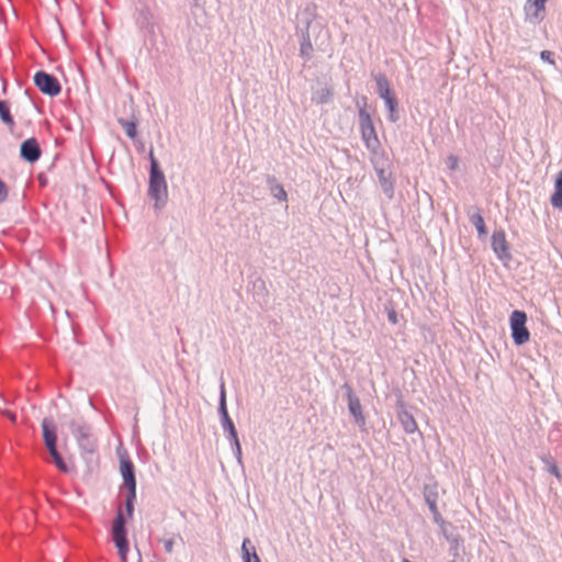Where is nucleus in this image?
Instances as JSON below:
<instances>
[{"instance_id":"37998d69","label":"nucleus","mask_w":562,"mask_h":562,"mask_svg":"<svg viewBox=\"0 0 562 562\" xmlns=\"http://www.w3.org/2000/svg\"><path fill=\"white\" fill-rule=\"evenodd\" d=\"M8 415H9V418H11L12 420H14V418H15V415H14V414H12V413H8Z\"/></svg>"},{"instance_id":"f3484780","label":"nucleus","mask_w":562,"mask_h":562,"mask_svg":"<svg viewBox=\"0 0 562 562\" xmlns=\"http://www.w3.org/2000/svg\"><path fill=\"white\" fill-rule=\"evenodd\" d=\"M469 221L476 228L480 237L486 235V226L479 207L474 206L469 212Z\"/></svg>"},{"instance_id":"4c0bfd02","label":"nucleus","mask_w":562,"mask_h":562,"mask_svg":"<svg viewBox=\"0 0 562 562\" xmlns=\"http://www.w3.org/2000/svg\"><path fill=\"white\" fill-rule=\"evenodd\" d=\"M431 515H432L434 521H435L437 525H439L441 528H443V527H445V525H446V521H445V519L442 518V516H441V514L439 513V510H438V512H436V513H434V514H431Z\"/></svg>"},{"instance_id":"2f4dec72","label":"nucleus","mask_w":562,"mask_h":562,"mask_svg":"<svg viewBox=\"0 0 562 562\" xmlns=\"http://www.w3.org/2000/svg\"><path fill=\"white\" fill-rule=\"evenodd\" d=\"M424 498L426 504L437 503L438 492L436 485H426L424 487Z\"/></svg>"},{"instance_id":"4be33fe9","label":"nucleus","mask_w":562,"mask_h":562,"mask_svg":"<svg viewBox=\"0 0 562 562\" xmlns=\"http://www.w3.org/2000/svg\"><path fill=\"white\" fill-rule=\"evenodd\" d=\"M267 182L269 184L270 192L273 198L279 201H286L288 194L281 183H279L274 177H268Z\"/></svg>"},{"instance_id":"0eeeda50","label":"nucleus","mask_w":562,"mask_h":562,"mask_svg":"<svg viewBox=\"0 0 562 562\" xmlns=\"http://www.w3.org/2000/svg\"><path fill=\"white\" fill-rule=\"evenodd\" d=\"M342 389L346 391L349 413L353 417L355 423L358 426L363 427L366 425V417L362 413V406H361L360 400L355 394L353 389L351 387V385L349 383H345L342 385Z\"/></svg>"},{"instance_id":"cd10ccee","label":"nucleus","mask_w":562,"mask_h":562,"mask_svg":"<svg viewBox=\"0 0 562 562\" xmlns=\"http://www.w3.org/2000/svg\"><path fill=\"white\" fill-rule=\"evenodd\" d=\"M119 124L124 128L126 135L134 139L137 135V126L134 121H128L125 119H119Z\"/></svg>"},{"instance_id":"f704fd0d","label":"nucleus","mask_w":562,"mask_h":562,"mask_svg":"<svg viewBox=\"0 0 562 562\" xmlns=\"http://www.w3.org/2000/svg\"><path fill=\"white\" fill-rule=\"evenodd\" d=\"M447 167L454 171L459 168V158L454 155H449L447 157Z\"/></svg>"},{"instance_id":"2eb2a0df","label":"nucleus","mask_w":562,"mask_h":562,"mask_svg":"<svg viewBox=\"0 0 562 562\" xmlns=\"http://www.w3.org/2000/svg\"><path fill=\"white\" fill-rule=\"evenodd\" d=\"M43 438L45 446L48 449L55 448L57 442L56 427L54 423L47 418L42 422Z\"/></svg>"},{"instance_id":"39448f33","label":"nucleus","mask_w":562,"mask_h":562,"mask_svg":"<svg viewBox=\"0 0 562 562\" xmlns=\"http://www.w3.org/2000/svg\"><path fill=\"white\" fill-rule=\"evenodd\" d=\"M512 338L515 345L521 346L530 338V333L526 327L527 314L522 311L515 310L509 318Z\"/></svg>"},{"instance_id":"f8f14e48","label":"nucleus","mask_w":562,"mask_h":562,"mask_svg":"<svg viewBox=\"0 0 562 562\" xmlns=\"http://www.w3.org/2000/svg\"><path fill=\"white\" fill-rule=\"evenodd\" d=\"M120 470L127 491H136L135 467L128 458H122Z\"/></svg>"},{"instance_id":"c756f323","label":"nucleus","mask_w":562,"mask_h":562,"mask_svg":"<svg viewBox=\"0 0 562 562\" xmlns=\"http://www.w3.org/2000/svg\"><path fill=\"white\" fill-rule=\"evenodd\" d=\"M136 501V491H127L125 496V510L128 518L133 517L134 514V504Z\"/></svg>"},{"instance_id":"9b49d317","label":"nucleus","mask_w":562,"mask_h":562,"mask_svg":"<svg viewBox=\"0 0 562 562\" xmlns=\"http://www.w3.org/2000/svg\"><path fill=\"white\" fill-rule=\"evenodd\" d=\"M20 155L27 162L33 164L37 161L42 155L37 140L34 137L25 139L21 144Z\"/></svg>"},{"instance_id":"7ed1b4c3","label":"nucleus","mask_w":562,"mask_h":562,"mask_svg":"<svg viewBox=\"0 0 562 562\" xmlns=\"http://www.w3.org/2000/svg\"><path fill=\"white\" fill-rule=\"evenodd\" d=\"M69 429L82 454H93L97 451L98 442L89 424L82 419H72Z\"/></svg>"},{"instance_id":"20e7f679","label":"nucleus","mask_w":562,"mask_h":562,"mask_svg":"<svg viewBox=\"0 0 562 562\" xmlns=\"http://www.w3.org/2000/svg\"><path fill=\"white\" fill-rule=\"evenodd\" d=\"M126 519L121 508H119L115 519L112 524V540L117 548V553L122 562H127L128 541L125 528Z\"/></svg>"},{"instance_id":"a19ab883","label":"nucleus","mask_w":562,"mask_h":562,"mask_svg":"<svg viewBox=\"0 0 562 562\" xmlns=\"http://www.w3.org/2000/svg\"><path fill=\"white\" fill-rule=\"evenodd\" d=\"M164 548H165L166 552L171 553L173 551V539L165 540Z\"/></svg>"},{"instance_id":"473e14b6","label":"nucleus","mask_w":562,"mask_h":562,"mask_svg":"<svg viewBox=\"0 0 562 562\" xmlns=\"http://www.w3.org/2000/svg\"><path fill=\"white\" fill-rule=\"evenodd\" d=\"M222 429H223L228 441L238 439V434H237L236 427L233 422L229 423L228 425L227 424L222 425Z\"/></svg>"},{"instance_id":"393cba45","label":"nucleus","mask_w":562,"mask_h":562,"mask_svg":"<svg viewBox=\"0 0 562 562\" xmlns=\"http://www.w3.org/2000/svg\"><path fill=\"white\" fill-rule=\"evenodd\" d=\"M541 461L546 464L547 471L554 475L559 481L562 480V474L557 465V462L554 461L553 457L550 454H544L541 458Z\"/></svg>"},{"instance_id":"ddd939ff","label":"nucleus","mask_w":562,"mask_h":562,"mask_svg":"<svg viewBox=\"0 0 562 562\" xmlns=\"http://www.w3.org/2000/svg\"><path fill=\"white\" fill-rule=\"evenodd\" d=\"M316 18L317 4L314 2V0H306L301 10V22L304 25L302 30H307V32H310V29L312 27V24Z\"/></svg>"},{"instance_id":"79ce46f5","label":"nucleus","mask_w":562,"mask_h":562,"mask_svg":"<svg viewBox=\"0 0 562 562\" xmlns=\"http://www.w3.org/2000/svg\"><path fill=\"white\" fill-rule=\"evenodd\" d=\"M431 514L438 512L437 503L427 504Z\"/></svg>"},{"instance_id":"412c9836","label":"nucleus","mask_w":562,"mask_h":562,"mask_svg":"<svg viewBox=\"0 0 562 562\" xmlns=\"http://www.w3.org/2000/svg\"><path fill=\"white\" fill-rule=\"evenodd\" d=\"M250 540L245 538L241 543V559L243 562H261L259 555L256 552L255 547L249 548Z\"/></svg>"},{"instance_id":"a211bd4d","label":"nucleus","mask_w":562,"mask_h":562,"mask_svg":"<svg viewBox=\"0 0 562 562\" xmlns=\"http://www.w3.org/2000/svg\"><path fill=\"white\" fill-rule=\"evenodd\" d=\"M252 295L260 303H267L269 297V290L267 288L266 281L258 277L252 281Z\"/></svg>"},{"instance_id":"c9c22d12","label":"nucleus","mask_w":562,"mask_h":562,"mask_svg":"<svg viewBox=\"0 0 562 562\" xmlns=\"http://www.w3.org/2000/svg\"><path fill=\"white\" fill-rule=\"evenodd\" d=\"M554 54L551 52V50H542L540 53V58L546 61V63H549L551 65H555V61H554V58H553Z\"/></svg>"},{"instance_id":"a18cd8bd","label":"nucleus","mask_w":562,"mask_h":562,"mask_svg":"<svg viewBox=\"0 0 562 562\" xmlns=\"http://www.w3.org/2000/svg\"><path fill=\"white\" fill-rule=\"evenodd\" d=\"M195 2H198L199 0H194Z\"/></svg>"},{"instance_id":"423d86ee","label":"nucleus","mask_w":562,"mask_h":562,"mask_svg":"<svg viewBox=\"0 0 562 562\" xmlns=\"http://www.w3.org/2000/svg\"><path fill=\"white\" fill-rule=\"evenodd\" d=\"M34 83L41 92L49 97L58 95L61 91V86L57 78L44 70H40L34 75Z\"/></svg>"},{"instance_id":"ea45409f","label":"nucleus","mask_w":562,"mask_h":562,"mask_svg":"<svg viewBox=\"0 0 562 562\" xmlns=\"http://www.w3.org/2000/svg\"><path fill=\"white\" fill-rule=\"evenodd\" d=\"M376 173H378L379 183L382 182L383 179H387V177H392V173L386 172L384 169H378Z\"/></svg>"},{"instance_id":"a878e982","label":"nucleus","mask_w":562,"mask_h":562,"mask_svg":"<svg viewBox=\"0 0 562 562\" xmlns=\"http://www.w3.org/2000/svg\"><path fill=\"white\" fill-rule=\"evenodd\" d=\"M373 79L376 85V93H381L391 89L390 81L386 76L382 72L373 75Z\"/></svg>"},{"instance_id":"c85d7f7f","label":"nucleus","mask_w":562,"mask_h":562,"mask_svg":"<svg viewBox=\"0 0 562 562\" xmlns=\"http://www.w3.org/2000/svg\"><path fill=\"white\" fill-rule=\"evenodd\" d=\"M381 189L387 200H393L394 198V179L393 177H387V179H383L382 182H380Z\"/></svg>"},{"instance_id":"dca6fc26","label":"nucleus","mask_w":562,"mask_h":562,"mask_svg":"<svg viewBox=\"0 0 562 562\" xmlns=\"http://www.w3.org/2000/svg\"><path fill=\"white\" fill-rule=\"evenodd\" d=\"M218 416L221 426L224 424L232 423V418L229 417L227 405H226V391L224 382L220 385V398H218Z\"/></svg>"},{"instance_id":"5701e85b","label":"nucleus","mask_w":562,"mask_h":562,"mask_svg":"<svg viewBox=\"0 0 562 562\" xmlns=\"http://www.w3.org/2000/svg\"><path fill=\"white\" fill-rule=\"evenodd\" d=\"M333 98V90L328 87L322 88L312 94V101L317 104L328 103Z\"/></svg>"},{"instance_id":"f03ea898","label":"nucleus","mask_w":562,"mask_h":562,"mask_svg":"<svg viewBox=\"0 0 562 562\" xmlns=\"http://www.w3.org/2000/svg\"><path fill=\"white\" fill-rule=\"evenodd\" d=\"M356 105L358 108L359 130L361 138L369 151L376 153L381 144L378 138L371 114L367 110V97H362L360 100H357Z\"/></svg>"},{"instance_id":"c03bdc74","label":"nucleus","mask_w":562,"mask_h":562,"mask_svg":"<svg viewBox=\"0 0 562 562\" xmlns=\"http://www.w3.org/2000/svg\"><path fill=\"white\" fill-rule=\"evenodd\" d=\"M402 562H412V561H409L408 559H403Z\"/></svg>"},{"instance_id":"58836bf2","label":"nucleus","mask_w":562,"mask_h":562,"mask_svg":"<svg viewBox=\"0 0 562 562\" xmlns=\"http://www.w3.org/2000/svg\"><path fill=\"white\" fill-rule=\"evenodd\" d=\"M379 97L384 101V103L389 100V99H392L394 97H396L394 94V92L392 91V89L387 90V91H384V92H381L379 93Z\"/></svg>"},{"instance_id":"f257e3e1","label":"nucleus","mask_w":562,"mask_h":562,"mask_svg":"<svg viewBox=\"0 0 562 562\" xmlns=\"http://www.w3.org/2000/svg\"><path fill=\"white\" fill-rule=\"evenodd\" d=\"M150 159V171L148 182V196L154 200V207L161 210L167 204L168 200V187L165 175L159 167L157 159L154 156L153 150L149 153Z\"/></svg>"},{"instance_id":"4468645a","label":"nucleus","mask_w":562,"mask_h":562,"mask_svg":"<svg viewBox=\"0 0 562 562\" xmlns=\"http://www.w3.org/2000/svg\"><path fill=\"white\" fill-rule=\"evenodd\" d=\"M397 418L406 434H414L417 430V423L412 414L405 409L404 403H398Z\"/></svg>"},{"instance_id":"6ab92c4d","label":"nucleus","mask_w":562,"mask_h":562,"mask_svg":"<svg viewBox=\"0 0 562 562\" xmlns=\"http://www.w3.org/2000/svg\"><path fill=\"white\" fill-rule=\"evenodd\" d=\"M313 53V44L311 40V34L307 30H302L301 33V43H300V56L304 60H310Z\"/></svg>"},{"instance_id":"7c9ffc66","label":"nucleus","mask_w":562,"mask_h":562,"mask_svg":"<svg viewBox=\"0 0 562 562\" xmlns=\"http://www.w3.org/2000/svg\"><path fill=\"white\" fill-rule=\"evenodd\" d=\"M397 104H398V101H397V98L394 97L392 99H389L386 102H385V106L387 109V112H389V120L391 122H396L398 120V115L396 113V108H397Z\"/></svg>"},{"instance_id":"aec40b11","label":"nucleus","mask_w":562,"mask_h":562,"mask_svg":"<svg viewBox=\"0 0 562 562\" xmlns=\"http://www.w3.org/2000/svg\"><path fill=\"white\" fill-rule=\"evenodd\" d=\"M551 204L558 210H562V169L557 173L554 180V192L551 195Z\"/></svg>"},{"instance_id":"1a4fd4ad","label":"nucleus","mask_w":562,"mask_h":562,"mask_svg":"<svg viewBox=\"0 0 562 562\" xmlns=\"http://www.w3.org/2000/svg\"><path fill=\"white\" fill-rule=\"evenodd\" d=\"M547 1L548 0H527L524 5L526 21L540 23L544 19Z\"/></svg>"},{"instance_id":"9d476101","label":"nucleus","mask_w":562,"mask_h":562,"mask_svg":"<svg viewBox=\"0 0 562 562\" xmlns=\"http://www.w3.org/2000/svg\"><path fill=\"white\" fill-rule=\"evenodd\" d=\"M491 239H492L491 240L492 249H493L494 254L496 255V257L501 260L510 259V252H509L508 243L506 240L505 232L502 229L495 231L493 233Z\"/></svg>"},{"instance_id":"72a5a7b5","label":"nucleus","mask_w":562,"mask_h":562,"mask_svg":"<svg viewBox=\"0 0 562 562\" xmlns=\"http://www.w3.org/2000/svg\"><path fill=\"white\" fill-rule=\"evenodd\" d=\"M229 443H231L233 453L236 458V461L238 462V464L243 465V452H241V446H240L239 439L229 441Z\"/></svg>"},{"instance_id":"6e6552de","label":"nucleus","mask_w":562,"mask_h":562,"mask_svg":"<svg viewBox=\"0 0 562 562\" xmlns=\"http://www.w3.org/2000/svg\"><path fill=\"white\" fill-rule=\"evenodd\" d=\"M134 19L139 30L146 31L148 34H155V15L147 4H140L136 8Z\"/></svg>"},{"instance_id":"e433bc0d","label":"nucleus","mask_w":562,"mask_h":562,"mask_svg":"<svg viewBox=\"0 0 562 562\" xmlns=\"http://www.w3.org/2000/svg\"><path fill=\"white\" fill-rule=\"evenodd\" d=\"M387 321L393 325L398 323V314L394 308L387 310Z\"/></svg>"},{"instance_id":"bb28decb","label":"nucleus","mask_w":562,"mask_h":562,"mask_svg":"<svg viewBox=\"0 0 562 562\" xmlns=\"http://www.w3.org/2000/svg\"><path fill=\"white\" fill-rule=\"evenodd\" d=\"M48 452H49L50 457L53 458L54 463L58 468V470H60L64 473L69 472V468L66 464V462L64 461L60 453L58 452L57 447L48 449Z\"/></svg>"},{"instance_id":"b1692460","label":"nucleus","mask_w":562,"mask_h":562,"mask_svg":"<svg viewBox=\"0 0 562 562\" xmlns=\"http://www.w3.org/2000/svg\"><path fill=\"white\" fill-rule=\"evenodd\" d=\"M0 119L9 127H13L15 122L10 112V104L5 100H0Z\"/></svg>"}]
</instances>
